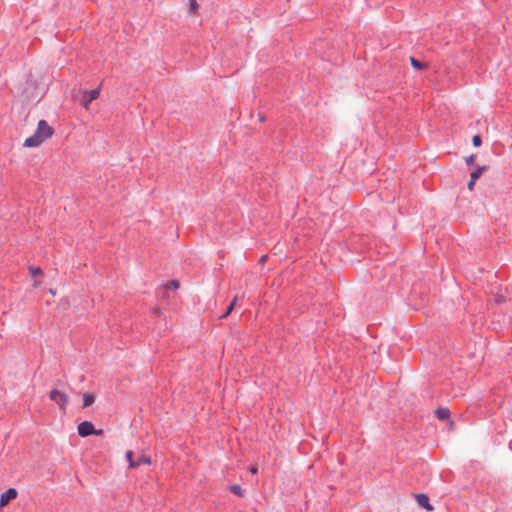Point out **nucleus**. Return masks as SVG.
I'll return each instance as SVG.
<instances>
[{
	"label": "nucleus",
	"mask_w": 512,
	"mask_h": 512,
	"mask_svg": "<svg viewBox=\"0 0 512 512\" xmlns=\"http://www.w3.org/2000/svg\"><path fill=\"white\" fill-rule=\"evenodd\" d=\"M17 497V490L9 488L0 496V507L6 506L12 499Z\"/></svg>",
	"instance_id": "nucleus-5"
},
{
	"label": "nucleus",
	"mask_w": 512,
	"mask_h": 512,
	"mask_svg": "<svg viewBox=\"0 0 512 512\" xmlns=\"http://www.w3.org/2000/svg\"><path fill=\"white\" fill-rule=\"evenodd\" d=\"M250 471H251L252 474H255V473H257V468L256 467H252L250 469Z\"/></svg>",
	"instance_id": "nucleus-20"
},
{
	"label": "nucleus",
	"mask_w": 512,
	"mask_h": 512,
	"mask_svg": "<svg viewBox=\"0 0 512 512\" xmlns=\"http://www.w3.org/2000/svg\"><path fill=\"white\" fill-rule=\"evenodd\" d=\"M100 89H101V88H100V86H99V87H96V88H94V89H92V90H89V91H85V92H84V95H83V98H82L81 103H82V105H83L86 109H88V108H89V104H90L93 100H95V99H97V98L99 97V95H100Z\"/></svg>",
	"instance_id": "nucleus-4"
},
{
	"label": "nucleus",
	"mask_w": 512,
	"mask_h": 512,
	"mask_svg": "<svg viewBox=\"0 0 512 512\" xmlns=\"http://www.w3.org/2000/svg\"><path fill=\"white\" fill-rule=\"evenodd\" d=\"M53 134L52 127L45 120H40L34 134L28 137L25 142V147H38L43 141L50 138Z\"/></svg>",
	"instance_id": "nucleus-1"
},
{
	"label": "nucleus",
	"mask_w": 512,
	"mask_h": 512,
	"mask_svg": "<svg viewBox=\"0 0 512 512\" xmlns=\"http://www.w3.org/2000/svg\"><path fill=\"white\" fill-rule=\"evenodd\" d=\"M487 169L486 166H478L476 168V170L474 172L471 173L470 175V180L468 182V189L469 190H472L474 185H475V182L476 180L480 177V175Z\"/></svg>",
	"instance_id": "nucleus-6"
},
{
	"label": "nucleus",
	"mask_w": 512,
	"mask_h": 512,
	"mask_svg": "<svg viewBox=\"0 0 512 512\" xmlns=\"http://www.w3.org/2000/svg\"><path fill=\"white\" fill-rule=\"evenodd\" d=\"M95 401V397L92 394L84 393L83 394V407H88L92 405Z\"/></svg>",
	"instance_id": "nucleus-10"
},
{
	"label": "nucleus",
	"mask_w": 512,
	"mask_h": 512,
	"mask_svg": "<svg viewBox=\"0 0 512 512\" xmlns=\"http://www.w3.org/2000/svg\"><path fill=\"white\" fill-rule=\"evenodd\" d=\"M266 259V256H262L261 260L264 261Z\"/></svg>",
	"instance_id": "nucleus-21"
},
{
	"label": "nucleus",
	"mask_w": 512,
	"mask_h": 512,
	"mask_svg": "<svg viewBox=\"0 0 512 512\" xmlns=\"http://www.w3.org/2000/svg\"><path fill=\"white\" fill-rule=\"evenodd\" d=\"M136 462H139V466L141 464H151V458L149 456H146V455H141L137 460Z\"/></svg>",
	"instance_id": "nucleus-14"
},
{
	"label": "nucleus",
	"mask_w": 512,
	"mask_h": 512,
	"mask_svg": "<svg viewBox=\"0 0 512 512\" xmlns=\"http://www.w3.org/2000/svg\"><path fill=\"white\" fill-rule=\"evenodd\" d=\"M475 158H476V156L474 154H471V155L467 156L465 158L466 164L469 165V166L473 165L474 162H475Z\"/></svg>",
	"instance_id": "nucleus-18"
},
{
	"label": "nucleus",
	"mask_w": 512,
	"mask_h": 512,
	"mask_svg": "<svg viewBox=\"0 0 512 512\" xmlns=\"http://www.w3.org/2000/svg\"><path fill=\"white\" fill-rule=\"evenodd\" d=\"M416 499H417L418 504L421 507L425 508L427 511L433 510V506L429 503V498L426 494H424V493L417 494Z\"/></svg>",
	"instance_id": "nucleus-7"
},
{
	"label": "nucleus",
	"mask_w": 512,
	"mask_h": 512,
	"mask_svg": "<svg viewBox=\"0 0 512 512\" xmlns=\"http://www.w3.org/2000/svg\"><path fill=\"white\" fill-rule=\"evenodd\" d=\"M49 398L52 401L56 402L59 405L60 409L65 411L66 405L69 402V397H68L67 394H65L64 392H61V391H59L57 389H53L50 392Z\"/></svg>",
	"instance_id": "nucleus-3"
},
{
	"label": "nucleus",
	"mask_w": 512,
	"mask_h": 512,
	"mask_svg": "<svg viewBox=\"0 0 512 512\" xmlns=\"http://www.w3.org/2000/svg\"><path fill=\"white\" fill-rule=\"evenodd\" d=\"M435 414L439 420H446L450 416V411L446 407H439L436 409Z\"/></svg>",
	"instance_id": "nucleus-8"
},
{
	"label": "nucleus",
	"mask_w": 512,
	"mask_h": 512,
	"mask_svg": "<svg viewBox=\"0 0 512 512\" xmlns=\"http://www.w3.org/2000/svg\"><path fill=\"white\" fill-rule=\"evenodd\" d=\"M472 143L475 147H478L481 145L482 143V140H481V137L480 135H474L473 138H472Z\"/></svg>",
	"instance_id": "nucleus-17"
},
{
	"label": "nucleus",
	"mask_w": 512,
	"mask_h": 512,
	"mask_svg": "<svg viewBox=\"0 0 512 512\" xmlns=\"http://www.w3.org/2000/svg\"><path fill=\"white\" fill-rule=\"evenodd\" d=\"M236 301H237V296H235L234 299L231 301V303L229 304V306L227 307L225 313L221 316V318H226L231 313V311L233 310V308L236 304Z\"/></svg>",
	"instance_id": "nucleus-13"
},
{
	"label": "nucleus",
	"mask_w": 512,
	"mask_h": 512,
	"mask_svg": "<svg viewBox=\"0 0 512 512\" xmlns=\"http://www.w3.org/2000/svg\"><path fill=\"white\" fill-rule=\"evenodd\" d=\"M77 430H78L79 436H81V437H87L92 434L100 435L103 432L102 430H96L93 423L90 421H87V420L81 422L78 425Z\"/></svg>",
	"instance_id": "nucleus-2"
},
{
	"label": "nucleus",
	"mask_w": 512,
	"mask_h": 512,
	"mask_svg": "<svg viewBox=\"0 0 512 512\" xmlns=\"http://www.w3.org/2000/svg\"><path fill=\"white\" fill-rule=\"evenodd\" d=\"M29 272L32 276L41 275L43 273L42 269L39 267L30 266Z\"/></svg>",
	"instance_id": "nucleus-16"
},
{
	"label": "nucleus",
	"mask_w": 512,
	"mask_h": 512,
	"mask_svg": "<svg viewBox=\"0 0 512 512\" xmlns=\"http://www.w3.org/2000/svg\"><path fill=\"white\" fill-rule=\"evenodd\" d=\"M410 63L412 65V67L417 69V70H422V69L425 68V64L420 62L419 60H417L414 57H410Z\"/></svg>",
	"instance_id": "nucleus-12"
},
{
	"label": "nucleus",
	"mask_w": 512,
	"mask_h": 512,
	"mask_svg": "<svg viewBox=\"0 0 512 512\" xmlns=\"http://www.w3.org/2000/svg\"><path fill=\"white\" fill-rule=\"evenodd\" d=\"M230 491L236 495V496H239V497H242L244 495V491L242 489V487L238 484H233L230 486Z\"/></svg>",
	"instance_id": "nucleus-11"
},
{
	"label": "nucleus",
	"mask_w": 512,
	"mask_h": 512,
	"mask_svg": "<svg viewBox=\"0 0 512 512\" xmlns=\"http://www.w3.org/2000/svg\"><path fill=\"white\" fill-rule=\"evenodd\" d=\"M165 287H166V289H169V290H176V289H178L179 284L176 280H170L167 282Z\"/></svg>",
	"instance_id": "nucleus-15"
},
{
	"label": "nucleus",
	"mask_w": 512,
	"mask_h": 512,
	"mask_svg": "<svg viewBox=\"0 0 512 512\" xmlns=\"http://www.w3.org/2000/svg\"><path fill=\"white\" fill-rule=\"evenodd\" d=\"M125 458L128 461L130 468H135L139 466V462H136V460L133 459V452L131 450H128L126 452Z\"/></svg>",
	"instance_id": "nucleus-9"
},
{
	"label": "nucleus",
	"mask_w": 512,
	"mask_h": 512,
	"mask_svg": "<svg viewBox=\"0 0 512 512\" xmlns=\"http://www.w3.org/2000/svg\"><path fill=\"white\" fill-rule=\"evenodd\" d=\"M189 3H190V5H189L190 6L189 7L190 11L194 12L197 9V7H198L197 1L196 0H189Z\"/></svg>",
	"instance_id": "nucleus-19"
}]
</instances>
